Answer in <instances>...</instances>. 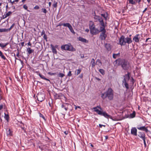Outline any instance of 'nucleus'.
Here are the masks:
<instances>
[{
	"instance_id": "obj_27",
	"label": "nucleus",
	"mask_w": 151,
	"mask_h": 151,
	"mask_svg": "<svg viewBox=\"0 0 151 151\" xmlns=\"http://www.w3.org/2000/svg\"><path fill=\"white\" fill-rule=\"evenodd\" d=\"M8 31L7 29H0V32H5Z\"/></svg>"
},
{
	"instance_id": "obj_3",
	"label": "nucleus",
	"mask_w": 151,
	"mask_h": 151,
	"mask_svg": "<svg viewBox=\"0 0 151 151\" xmlns=\"http://www.w3.org/2000/svg\"><path fill=\"white\" fill-rule=\"evenodd\" d=\"M89 27L90 33L92 35H96L100 32V26L99 29L96 28L95 26L92 22H90Z\"/></svg>"
},
{
	"instance_id": "obj_26",
	"label": "nucleus",
	"mask_w": 151,
	"mask_h": 151,
	"mask_svg": "<svg viewBox=\"0 0 151 151\" xmlns=\"http://www.w3.org/2000/svg\"><path fill=\"white\" fill-rule=\"evenodd\" d=\"M39 75L40 76V77L41 78H42L44 79V80L47 81H50V80L49 79L46 78L45 77V76H43V75H42L40 74H39Z\"/></svg>"
},
{
	"instance_id": "obj_7",
	"label": "nucleus",
	"mask_w": 151,
	"mask_h": 151,
	"mask_svg": "<svg viewBox=\"0 0 151 151\" xmlns=\"http://www.w3.org/2000/svg\"><path fill=\"white\" fill-rule=\"evenodd\" d=\"M94 18L96 22L99 21V22L100 27L106 26V25L104 23L103 19L101 17L99 16H95L94 17Z\"/></svg>"
},
{
	"instance_id": "obj_6",
	"label": "nucleus",
	"mask_w": 151,
	"mask_h": 151,
	"mask_svg": "<svg viewBox=\"0 0 151 151\" xmlns=\"http://www.w3.org/2000/svg\"><path fill=\"white\" fill-rule=\"evenodd\" d=\"M105 27H100V32L101 33L100 34L99 38L101 40H105L107 36L106 34V31L105 29Z\"/></svg>"
},
{
	"instance_id": "obj_41",
	"label": "nucleus",
	"mask_w": 151,
	"mask_h": 151,
	"mask_svg": "<svg viewBox=\"0 0 151 151\" xmlns=\"http://www.w3.org/2000/svg\"><path fill=\"white\" fill-rule=\"evenodd\" d=\"M68 76H70L72 75L71 72V71H69L68 74Z\"/></svg>"
},
{
	"instance_id": "obj_48",
	"label": "nucleus",
	"mask_w": 151,
	"mask_h": 151,
	"mask_svg": "<svg viewBox=\"0 0 151 151\" xmlns=\"http://www.w3.org/2000/svg\"><path fill=\"white\" fill-rule=\"evenodd\" d=\"M143 140L144 141V142L145 145V146H146V143L145 141V138L143 139Z\"/></svg>"
},
{
	"instance_id": "obj_31",
	"label": "nucleus",
	"mask_w": 151,
	"mask_h": 151,
	"mask_svg": "<svg viewBox=\"0 0 151 151\" xmlns=\"http://www.w3.org/2000/svg\"><path fill=\"white\" fill-rule=\"evenodd\" d=\"M135 111H134L132 113L130 114V116L131 118H133L135 116Z\"/></svg>"
},
{
	"instance_id": "obj_36",
	"label": "nucleus",
	"mask_w": 151,
	"mask_h": 151,
	"mask_svg": "<svg viewBox=\"0 0 151 151\" xmlns=\"http://www.w3.org/2000/svg\"><path fill=\"white\" fill-rule=\"evenodd\" d=\"M8 43H7L4 45L3 44L0 43V46L4 48L7 45Z\"/></svg>"
},
{
	"instance_id": "obj_45",
	"label": "nucleus",
	"mask_w": 151,
	"mask_h": 151,
	"mask_svg": "<svg viewBox=\"0 0 151 151\" xmlns=\"http://www.w3.org/2000/svg\"><path fill=\"white\" fill-rule=\"evenodd\" d=\"M40 8L38 6H36L34 8L35 9H38Z\"/></svg>"
},
{
	"instance_id": "obj_28",
	"label": "nucleus",
	"mask_w": 151,
	"mask_h": 151,
	"mask_svg": "<svg viewBox=\"0 0 151 151\" xmlns=\"http://www.w3.org/2000/svg\"><path fill=\"white\" fill-rule=\"evenodd\" d=\"M68 28L71 32L73 33L74 34H75V33L74 32L73 29V28L72 27L71 25L70 26V27Z\"/></svg>"
},
{
	"instance_id": "obj_32",
	"label": "nucleus",
	"mask_w": 151,
	"mask_h": 151,
	"mask_svg": "<svg viewBox=\"0 0 151 151\" xmlns=\"http://www.w3.org/2000/svg\"><path fill=\"white\" fill-rule=\"evenodd\" d=\"M58 76L59 77L62 78L65 76V75L63 73H59L58 74Z\"/></svg>"
},
{
	"instance_id": "obj_52",
	"label": "nucleus",
	"mask_w": 151,
	"mask_h": 151,
	"mask_svg": "<svg viewBox=\"0 0 151 151\" xmlns=\"http://www.w3.org/2000/svg\"><path fill=\"white\" fill-rule=\"evenodd\" d=\"M101 15L103 16L106 19V17L105 16V14H102Z\"/></svg>"
},
{
	"instance_id": "obj_55",
	"label": "nucleus",
	"mask_w": 151,
	"mask_h": 151,
	"mask_svg": "<svg viewBox=\"0 0 151 151\" xmlns=\"http://www.w3.org/2000/svg\"><path fill=\"white\" fill-rule=\"evenodd\" d=\"M147 9V8H146L145 9V10L143 11V13H144Z\"/></svg>"
},
{
	"instance_id": "obj_56",
	"label": "nucleus",
	"mask_w": 151,
	"mask_h": 151,
	"mask_svg": "<svg viewBox=\"0 0 151 151\" xmlns=\"http://www.w3.org/2000/svg\"><path fill=\"white\" fill-rule=\"evenodd\" d=\"M10 2L12 4H14V1H12L11 0H10Z\"/></svg>"
},
{
	"instance_id": "obj_9",
	"label": "nucleus",
	"mask_w": 151,
	"mask_h": 151,
	"mask_svg": "<svg viewBox=\"0 0 151 151\" xmlns=\"http://www.w3.org/2000/svg\"><path fill=\"white\" fill-rule=\"evenodd\" d=\"M37 100L40 102L42 101L45 99V95L44 93H38L37 96Z\"/></svg>"
},
{
	"instance_id": "obj_59",
	"label": "nucleus",
	"mask_w": 151,
	"mask_h": 151,
	"mask_svg": "<svg viewBox=\"0 0 151 151\" xmlns=\"http://www.w3.org/2000/svg\"><path fill=\"white\" fill-rule=\"evenodd\" d=\"M28 45L31 46V44L30 43V42H29L28 43Z\"/></svg>"
},
{
	"instance_id": "obj_35",
	"label": "nucleus",
	"mask_w": 151,
	"mask_h": 151,
	"mask_svg": "<svg viewBox=\"0 0 151 151\" xmlns=\"http://www.w3.org/2000/svg\"><path fill=\"white\" fill-rule=\"evenodd\" d=\"M4 118L7 120V121H8V120L9 119V115L5 114Z\"/></svg>"
},
{
	"instance_id": "obj_54",
	"label": "nucleus",
	"mask_w": 151,
	"mask_h": 151,
	"mask_svg": "<svg viewBox=\"0 0 151 151\" xmlns=\"http://www.w3.org/2000/svg\"><path fill=\"white\" fill-rule=\"evenodd\" d=\"M85 31L87 32H88L89 31V29H86L85 30Z\"/></svg>"
},
{
	"instance_id": "obj_30",
	"label": "nucleus",
	"mask_w": 151,
	"mask_h": 151,
	"mask_svg": "<svg viewBox=\"0 0 151 151\" xmlns=\"http://www.w3.org/2000/svg\"><path fill=\"white\" fill-rule=\"evenodd\" d=\"M0 56L4 60H5L6 59V57L3 55L2 52L1 51H0Z\"/></svg>"
},
{
	"instance_id": "obj_2",
	"label": "nucleus",
	"mask_w": 151,
	"mask_h": 151,
	"mask_svg": "<svg viewBox=\"0 0 151 151\" xmlns=\"http://www.w3.org/2000/svg\"><path fill=\"white\" fill-rule=\"evenodd\" d=\"M114 96L113 91L111 88H109L108 90L104 93L101 94V97L104 99L108 97L110 100L113 99Z\"/></svg>"
},
{
	"instance_id": "obj_44",
	"label": "nucleus",
	"mask_w": 151,
	"mask_h": 151,
	"mask_svg": "<svg viewBox=\"0 0 151 151\" xmlns=\"http://www.w3.org/2000/svg\"><path fill=\"white\" fill-rule=\"evenodd\" d=\"M19 51L18 49H17V56L19 57Z\"/></svg>"
},
{
	"instance_id": "obj_14",
	"label": "nucleus",
	"mask_w": 151,
	"mask_h": 151,
	"mask_svg": "<svg viewBox=\"0 0 151 151\" xmlns=\"http://www.w3.org/2000/svg\"><path fill=\"white\" fill-rule=\"evenodd\" d=\"M125 44L127 43L128 44L131 43L132 41L130 38L127 37L126 38H125Z\"/></svg>"
},
{
	"instance_id": "obj_13",
	"label": "nucleus",
	"mask_w": 151,
	"mask_h": 151,
	"mask_svg": "<svg viewBox=\"0 0 151 151\" xmlns=\"http://www.w3.org/2000/svg\"><path fill=\"white\" fill-rule=\"evenodd\" d=\"M137 128L140 130H142L143 131H145L146 132H148V130L147 128L145 127V126L142 127H137Z\"/></svg>"
},
{
	"instance_id": "obj_34",
	"label": "nucleus",
	"mask_w": 151,
	"mask_h": 151,
	"mask_svg": "<svg viewBox=\"0 0 151 151\" xmlns=\"http://www.w3.org/2000/svg\"><path fill=\"white\" fill-rule=\"evenodd\" d=\"M99 71L101 74L103 75H104L105 74L104 70L103 69H100L99 70Z\"/></svg>"
},
{
	"instance_id": "obj_57",
	"label": "nucleus",
	"mask_w": 151,
	"mask_h": 151,
	"mask_svg": "<svg viewBox=\"0 0 151 151\" xmlns=\"http://www.w3.org/2000/svg\"><path fill=\"white\" fill-rule=\"evenodd\" d=\"M48 4H49V6H51V2H49Z\"/></svg>"
},
{
	"instance_id": "obj_17",
	"label": "nucleus",
	"mask_w": 151,
	"mask_h": 151,
	"mask_svg": "<svg viewBox=\"0 0 151 151\" xmlns=\"http://www.w3.org/2000/svg\"><path fill=\"white\" fill-rule=\"evenodd\" d=\"M105 47L108 51H110L111 49V46L109 44H105Z\"/></svg>"
},
{
	"instance_id": "obj_47",
	"label": "nucleus",
	"mask_w": 151,
	"mask_h": 151,
	"mask_svg": "<svg viewBox=\"0 0 151 151\" xmlns=\"http://www.w3.org/2000/svg\"><path fill=\"white\" fill-rule=\"evenodd\" d=\"M43 38H44V39L45 40H46L47 39V35L46 34H44V36H43Z\"/></svg>"
},
{
	"instance_id": "obj_15",
	"label": "nucleus",
	"mask_w": 151,
	"mask_h": 151,
	"mask_svg": "<svg viewBox=\"0 0 151 151\" xmlns=\"http://www.w3.org/2000/svg\"><path fill=\"white\" fill-rule=\"evenodd\" d=\"M138 136L142 139L145 138V134L143 132H139Z\"/></svg>"
},
{
	"instance_id": "obj_58",
	"label": "nucleus",
	"mask_w": 151,
	"mask_h": 151,
	"mask_svg": "<svg viewBox=\"0 0 151 151\" xmlns=\"http://www.w3.org/2000/svg\"><path fill=\"white\" fill-rule=\"evenodd\" d=\"M77 108H80V107L79 106H76L75 108V109H77Z\"/></svg>"
},
{
	"instance_id": "obj_46",
	"label": "nucleus",
	"mask_w": 151,
	"mask_h": 151,
	"mask_svg": "<svg viewBox=\"0 0 151 151\" xmlns=\"http://www.w3.org/2000/svg\"><path fill=\"white\" fill-rule=\"evenodd\" d=\"M42 10H43V12L45 13H47V10L46 9H42Z\"/></svg>"
},
{
	"instance_id": "obj_16",
	"label": "nucleus",
	"mask_w": 151,
	"mask_h": 151,
	"mask_svg": "<svg viewBox=\"0 0 151 151\" xmlns=\"http://www.w3.org/2000/svg\"><path fill=\"white\" fill-rule=\"evenodd\" d=\"M50 46L51 48L52 52L54 54H57V52L56 49L55 48V47L52 44H51Z\"/></svg>"
},
{
	"instance_id": "obj_19",
	"label": "nucleus",
	"mask_w": 151,
	"mask_h": 151,
	"mask_svg": "<svg viewBox=\"0 0 151 151\" xmlns=\"http://www.w3.org/2000/svg\"><path fill=\"white\" fill-rule=\"evenodd\" d=\"M60 26H63L64 27H67L68 28H69L70 26L71 25L69 23H62L61 24H60Z\"/></svg>"
},
{
	"instance_id": "obj_51",
	"label": "nucleus",
	"mask_w": 151,
	"mask_h": 151,
	"mask_svg": "<svg viewBox=\"0 0 151 151\" xmlns=\"http://www.w3.org/2000/svg\"><path fill=\"white\" fill-rule=\"evenodd\" d=\"M99 127H100V128H101L102 127V126H104V127H105V125H101L100 124H99Z\"/></svg>"
},
{
	"instance_id": "obj_33",
	"label": "nucleus",
	"mask_w": 151,
	"mask_h": 151,
	"mask_svg": "<svg viewBox=\"0 0 151 151\" xmlns=\"http://www.w3.org/2000/svg\"><path fill=\"white\" fill-rule=\"evenodd\" d=\"M99 64H100L101 65V61L99 59H97L96 60V64L99 65Z\"/></svg>"
},
{
	"instance_id": "obj_53",
	"label": "nucleus",
	"mask_w": 151,
	"mask_h": 151,
	"mask_svg": "<svg viewBox=\"0 0 151 151\" xmlns=\"http://www.w3.org/2000/svg\"><path fill=\"white\" fill-rule=\"evenodd\" d=\"M3 107V105H0V110H1Z\"/></svg>"
},
{
	"instance_id": "obj_8",
	"label": "nucleus",
	"mask_w": 151,
	"mask_h": 151,
	"mask_svg": "<svg viewBox=\"0 0 151 151\" xmlns=\"http://www.w3.org/2000/svg\"><path fill=\"white\" fill-rule=\"evenodd\" d=\"M124 78L123 81V84L124 85L125 87L127 89L129 88V85L126 82V79L129 80V73H128L127 74H126L124 76Z\"/></svg>"
},
{
	"instance_id": "obj_40",
	"label": "nucleus",
	"mask_w": 151,
	"mask_h": 151,
	"mask_svg": "<svg viewBox=\"0 0 151 151\" xmlns=\"http://www.w3.org/2000/svg\"><path fill=\"white\" fill-rule=\"evenodd\" d=\"M39 114L40 116V117H41L42 118L44 119H45V117L42 114L40 113H39Z\"/></svg>"
},
{
	"instance_id": "obj_25",
	"label": "nucleus",
	"mask_w": 151,
	"mask_h": 151,
	"mask_svg": "<svg viewBox=\"0 0 151 151\" xmlns=\"http://www.w3.org/2000/svg\"><path fill=\"white\" fill-rule=\"evenodd\" d=\"M120 53H119L117 54H114V53L113 55V57L114 59H116L117 56H120Z\"/></svg>"
},
{
	"instance_id": "obj_29",
	"label": "nucleus",
	"mask_w": 151,
	"mask_h": 151,
	"mask_svg": "<svg viewBox=\"0 0 151 151\" xmlns=\"http://www.w3.org/2000/svg\"><path fill=\"white\" fill-rule=\"evenodd\" d=\"M68 28L71 32L73 33L74 34H75V33L74 32L73 29V28L72 27L71 25L70 26V27Z\"/></svg>"
},
{
	"instance_id": "obj_39",
	"label": "nucleus",
	"mask_w": 151,
	"mask_h": 151,
	"mask_svg": "<svg viewBox=\"0 0 151 151\" xmlns=\"http://www.w3.org/2000/svg\"><path fill=\"white\" fill-rule=\"evenodd\" d=\"M57 3L56 2L54 1V4H53V6L54 8H56L57 6Z\"/></svg>"
},
{
	"instance_id": "obj_12",
	"label": "nucleus",
	"mask_w": 151,
	"mask_h": 151,
	"mask_svg": "<svg viewBox=\"0 0 151 151\" xmlns=\"http://www.w3.org/2000/svg\"><path fill=\"white\" fill-rule=\"evenodd\" d=\"M137 129L135 128H132L131 130V133L132 134L136 136L137 135Z\"/></svg>"
},
{
	"instance_id": "obj_23",
	"label": "nucleus",
	"mask_w": 151,
	"mask_h": 151,
	"mask_svg": "<svg viewBox=\"0 0 151 151\" xmlns=\"http://www.w3.org/2000/svg\"><path fill=\"white\" fill-rule=\"evenodd\" d=\"M27 52L29 54H31L32 53V52H34V50L32 49H31L30 48H28L27 49Z\"/></svg>"
},
{
	"instance_id": "obj_18",
	"label": "nucleus",
	"mask_w": 151,
	"mask_h": 151,
	"mask_svg": "<svg viewBox=\"0 0 151 151\" xmlns=\"http://www.w3.org/2000/svg\"><path fill=\"white\" fill-rule=\"evenodd\" d=\"M12 14V12L10 11L8 13L6 14H4L3 16V19H5L7 17L10 16Z\"/></svg>"
},
{
	"instance_id": "obj_21",
	"label": "nucleus",
	"mask_w": 151,
	"mask_h": 151,
	"mask_svg": "<svg viewBox=\"0 0 151 151\" xmlns=\"http://www.w3.org/2000/svg\"><path fill=\"white\" fill-rule=\"evenodd\" d=\"M68 105L67 104H63L62 105V108L64 107V109H65V110L66 111H67L68 109V107H67V106Z\"/></svg>"
},
{
	"instance_id": "obj_43",
	"label": "nucleus",
	"mask_w": 151,
	"mask_h": 151,
	"mask_svg": "<svg viewBox=\"0 0 151 151\" xmlns=\"http://www.w3.org/2000/svg\"><path fill=\"white\" fill-rule=\"evenodd\" d=\"M23 7L26 10H27L28 8L27 6L25 4L24 5Z\"/></svg>"
},
{
	"instance_id": "obj_24",
	"label": "nucleus",
	"mask_w": 151,
	"mask_h": 151,
	"mask_svg": "<svg viewBox=\"0 0 151 151\" xmlns=\"http://www.w3.org/2000/svg\"><path fill=\"white\" fill-rule=\"evenodd\" d=\"M91 63L92 64V67L93 68L95 66V60L93 58L92 59L91 61Z\"/></svg>"
},
{
	"instance_id": "obj_11",
	"label": "nucleus",
	"mask_w": 151,
	"mask_h": 151,
	"mask_svg": "<svg viewBox=\"0 0 151 151\" xmlns=\"http://www.w3.org/2000/svg\"><path fill=\"white\" fill-rule=\"evenodd\" d=\"M140 37V35L139 34H137L134 37L133 40L135 42H139Z\"/></svg>"
},
{
	"instance_id": "obj_60",
	"label": "nucleus",
	"mask_w": 151,
	"mask_h": 151,
	"mask_svg": "<svg viewBox=\"0 0 151 151\" xmlns=\"http://www.w3.org/2000/svg\"><path fill=\"white\" fill-rule=\"evenodd\" d=\"M24 42H22L21 43V45H22V46H24Z\"/></svg>"
},
{
	"instance_id": "obj_37",
	"label": "nucleus",
	"mask_w": 151,
	"mask_h": 151,
	"mask_svg": "<svg viewBox=\"0 0 151 151\" xmlns=\"http://www.w3.org/2000/svg\"><path fill=\"white\" fill-rule=\"evenodd\" d=\"M15 24L14 23H13L12 25L11 26L10 28L9 29H8V31H10L14 26Z\"/></svg>"
},
{
	"instance_id": "obj_38",
	"label": "nucleus",
	"mask_w": 151,
	"mask_h": 151,
	"mask_svg": "<svg viewBox=\"0 0 151 151\" xmlns=\"http://www.w3.org/2000/svg\"><path fill=\"white\" fill-rule=\"evenodd\" d=\"M129 2L130 4H134L135 3V2L133 0H129Z\"/></svg>"
},
{
	"instance_id": "obj_20",
	"label": "nucleus",
	"mask_w": 151,
	"mask_h": 151,
	"mask_svg": "<svg viewBox=\"0 0 151 151\" xmlns=\"http://www.w3.org/2000/svg\"><path fill=\"white\" fill-rule=\"evenodd\" d=\"M79 40L83 42H88L87 40L81 37H79Z\"/></svg>"
},
{
	"instance_id": "obj_42",
	"label": "nucleus",
	"mask_w": 151,
	"mask_h": 151,
	"mask_svg": "<svg viewBox=\"0 0 151 151\" xmlns=\"http://www.w3.org/2000/svg\"><path fill=\"white\" fill-rule=\"evenodd\" d=\"M81 70L80 69H79L77 70V75H78L80 73Z\"/></svg>"
},
{
	"instance_id": "obj_62",
	"label": "nucleus",
	"mask_w": 151,
	"mask_h": 151,
	"mask_svg": "<svg viewBox=\"0 0 151 151\" xmlns=\"http://www.w3.org/2000/svg\"><path fill=\"white\" fill-rule=\"evenodd\" d=\"M6 9H7L8 8V4H7V5L6 6Z\"/></svg>"
},
{
	"instance_id": "obj_61",
	"label": "nucleus",
	"mask_w": 151,
	"mask_h": 151,
	"mask_svg": "<svg viewBox=\"0 0 151 151\" xmlns=\"http://www.w3.org/2000/svg\"><path fill=\"white\" fill-rule=\"evenodd\" d=\"M79 77L81 78H82L83 77V75L82 74H81L79 76Z\"/></svg>"
},
{
	"instance_id": "obj_10",
	"label": "nucleus",
	"mask_w": 151,
	"mask_h": 151,
	"mask_svg": "<svg viewBox=\"0 0 151 151\" xmlns=\"http://www.w3.org/2000/svg\"><path fill=\"white\" fill-rule=\"evenodd\" d=\"M119 44L121 45H125V37L124 36H121L119 40Z\"/></svg>"
},
{
	"instance_id": "obj_1",
	"label": "nucleus",
	"mask_w": 151,
	"mask_h": 151,
	"mask_svg": "<svg viewBox=\"0 0 151 151\" xmlns=\"http://www.w3.org/2000/svg\"><path fill=\"white\" fill-rule=\"evenodd\" d=\"M114 64L117 65H121L122 68L125 70H127L129 66V63L124 59H118L115 60Z\"/></svg>"
},
{
	"instance_id": "obj_50",
	"label": "nucleus",
	"mask_w": 151,
	"mask_h": 151,
	"mask_svg": "<svg viewBox=\"0 0 151 151\" xmlns=\"http://www.w3.org/2000/svg\"><path fill=\"white\" fill-rule=\"evenodd\" d=\"M68 131H65L64 132V133L66 134V135H67L68 134Z\"/></svg>"
},
{
	"instance_id": "obj_4",
	"label": "nucleus",
	"mask_w": 151,
	"mask_h": 151,
	"mask_svg": "<svg viewBox=\"0 0 151 151\" xmlns=\"http://www.w3.org/2000/svg\"><path fill=\"white\" fill-rule=\"evenodd\" d=\"M93 109L94 110V111L97 112L98 114L102 115L105 117H109L110 119H112V117L106 112L101 111L102 110V109L100 106H98L96 107L93 108Z\"/></svg>"
},
{
	"instance_id": "obj_63",
	"label": "nucleus",
	"mask_w": 151,
	"mask_h": 151,
	"mask_svg": "<svg viewBox=\"0 0 151 151\" xmlns=\"http://www.w3.org/2000/svg\"><path fill=\"white\" fill-rule=\"evenodd\" d=\"M105 139H108V136H105Z\"/></svg>"
},
{
	"instance_id": "obj_49",
	"label": "nucleus",
	"mask_w": 151,
	"mask_h": 151,
	"mask_svg": "<svg viewBox=\"0 0 151 151\" xmlns=\"http://www.w3.org/2000/svg\"><path fill=\"white\" fill-rule=\"evenodd\" d=\"M44 34H45V31L43 30L41 33V35H44Z\"/></svg>"
},
{
	"instance_id": "obj_5",
	"label": "nucleus",
	"mask_w": 151,
	"mask_h": 151,
	"mask_svg": "<svg viewBox=\"0 0 151 151\" xmlns=\"http://www.w3.org/2000/svg\"><path fill=\"white\" fill-rule=\"evenodd\" d=\"M61 48L62 50H65L74 51L76 50L75 49L73 48V46L69 43L62 45Z\"/></svg>"
},
{
	"instance_id": "obj_22",
	"label": "nucleus",
	"mask_w": 151,
	"mask_h": 151,
	"mask_svg": "<svg viewBox=\"0 0 151 151\" xmlns=\"http://www.w3.org/2000/svg\"><path fill=\"white\" fill-rule=\"evenodd\" d=\"M6 133L8 136H12V132L11 131L10 129L8 131H7Z\"/></svg>"
},
{
	"instance_id": "obj_64",
	"label": "nucleus",
	"mask_w": 151,
	"mask_h": 151,
	"mask_svg": "<svg viewBox=\"0 0 151 151\" xmlns=\"http://www.w3.org/2000/svg\"><path fill=\"white\" fill-rule=\"evenodd\" d=\"M96 79L97 80H98V81H100V79L99 78H96Z\"/></svg>"
}]
</instances>
